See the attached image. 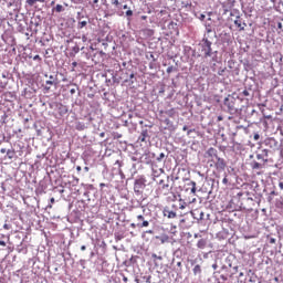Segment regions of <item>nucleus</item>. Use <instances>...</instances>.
Wrapping results in <instances>:
<instances>
[{"label": "nucleus", "instance_id": "nucleus-22", "mask_svg": "<svg viewBox=\"0 0 283 283\" xmlns=\"http://www.w3.org/2000/svg\"><path fill=\"white\" fill-rule=\"evenodd\" d=\"M65 10L61 4H56L55 12H63Z\"/></svg>", "mask_w": 283, "mask_h": 283}, {"label": "nucleus", "instance_id": "nucleus-34", "mask_svg": "<svg viewBox=\"0 0 283 283\" xmlns=\"http://www.w3.org/2000/svg\"><path fill=\"white\" fill-rule=\"evenodd\" d=\"M254 140H260V134H254Z\"/></svg>", "mask_w": 283, "mask_h": 283}, {"label": "nucleus", "instance_id": "nucleus-1", "mask_svg": "<svg viewBox=\"0 0 283 283\" xmlns=\"http://www.w3.org/2000/svg\"><path fill=\"white\" fill-rule=\"evenodd\" d=\"M171 189H174V178L167 176L158 182L157 193L158 196H169Z\"/></svg>", "mask_w": 283, "mask_h": 283}, {"label": "nucleus", "instance_id": "nucleus-9", "mask_svg": "<svg viewBox=\"0 0 283 283\" xmlns=\"http://www.w3.org/2000/svg\"><path fill=\"white\" fill-rule=\"evenodd\" d=\"M207 154H208L209 158H211V161L216 160V158H218V150L213 147L209 148Z\"/></svg>", "mask_w": 283, "mask_h": 283}, {"label": "nucleus", "instance_id": "nucleus-23", "mask_svg": "<svg viewBox=\"0 0 283 283\" xmlns=\"http://www.w3.org/2000/svg\"><path fill=\"white\" fill-rule=\"evenodd\" d=\"M87 25V21H81L78 22V28L82 30V28H85Z\"/></svg>", "mask_w": 283, "mask_h": 283}, {"label": "nucleus", "instance_id": "nucleus-15", "mask_svg": "<svg viewBox=\"0 0 283 283\" xmlns=\"http://www.w3.org/2000/svg\"><path fill=\"white\" fill-rule=\"evenodd\" d=\"M187 205H189L185 199L179 201V209H187Z\"/></svg>", "mask_w": 283, "mask_h": 283}, {"label": "nucleus", "instance_id": "nucleus-48", "mask_svg": "<svg viewBox=\"0 0 283 283\" xmlns=\"http://www.w3.org/2000/svg\"><path fill=\"white\" fill-rule=\"evenodd\" d=\"M81 170H82L81 166H77L76 171H81Z\"/></svg>", "mask_w": 283, "mask_h": 283}, {"label": "nucleus", "instance_id": "nucleus-43", "mask_svg": "<svg viewBox=\"0 0 283 283\" xmlns=\"http://www.w3.org/2000/svg\"><path fill=\"white\" fill-rule=\"evenodd\" d=\"M0 247H6V241H0Z\"/></svg>", "mask_w": 283, "mask_h": 283}, {"label": "nucleus", "instance_id": "nucleus-31", "mask_svg": "<svg viewBox=\"0 0 283 283\" xmlns=\"http://www.w3.org/2000/svg\"><path fill=\"white\" fill-rule=\"evenodd\" d=\"M167 74H171V72H174V66H169L167 70H166Z\"/></svg>", "mask_w": 283, "mask_h": 283}, {"label": "nucleus", "instance_id": "nucleus-17", "mask_svg": "<svg viewBox=\"0 0 283 283\" xmlns=\"http://www.w3.org/2000/svg\"><path fill=\"white\" fill-rule=\"evenodd\" d=\"M251 167H252V169H262V164L254 161V163H252Z\"/></svg>", "mask_w": 283, "mask_h": 283}, {"label": "nucleus", "instance_id": "nucleus-18", "mask_svg": "<svg viewBox=\"0 0 283 283\" xmlns=\"http://www.w3.org/2000/svg\"><path fill=\"white\" fill-rule=\"evenodd\" d=\"M179 171H187V174H188L187 177H184V178H182L184 182H187V180H190L189 176H190L191 171H189V170H187V169H185V168L179 169Z\"/></svg>", "mask_w": 283, "mask_h": 283}, {"label": "nucleus", "instance_id": "nucleus-42", "mask_svg": "<svg viewBox=\"0 0 283 283\" xmlns=\"http://www.w3.org/2000/svg\"><path fill=\"white\" fill-rule=\"evenodd\" d=\"M277 29L282 30V23L281 22L277 23Z\"/></svg>", "mask_w": 283, "mask_h": 283}, {"label": "nucleus", "instance_id": "nucleus-55", "mask_svg": "<svg viewBox=\"0 0 283 283\" xmlns=\"http://www.w3.org/2000/svg\"><path fill=\"white\" fill-rule=\"evenodd\" d=\"M129 78H134V73H133V74H130Z\"/></svg>", "mask_w": 283, "mask_h": 283}, {"label": "nucleus", "instance_id": "nucleus-61", "mask_svg": "<svg viewBox=\"0 0 283 283\" xmlns=\"http://www.w3.org/2000/svg\"><path fill=\"white\" fill-rule=\"evenodd\" d=\"M72 1H74V3H76V1H78V0H72Z\"/></svg>", "mask_w": 283, "mask_h": 283}, {"label": "nucleus", "instance_id": "nucleus-52", "mask_svg": "<svg viewBox=\"0 0 283 283\" xmlns=\"http://www.w3.org/2000/svg\"><path fill=\"white\" fill-rule=\"evenodd\" d=\"M188 127L187 126H184L182 130L184 132H187Z\"/></svg>", "mask_w": 283, "mask_h": 283}, {"label": "nucleus", "instance_id": "nucleus-12", "mask_svg": "<svg viewBox=\"0 0 283 283\" xmlns=\"http://www.w3.org/2000/svg\"><path fill=\"white\" fill-rule=\"evenodd\" d=\"M197 247H198V249H207V239H200L197 242Z\"/></svg>", "mask_w": 283, "mask_h": 283}, {"label": "nucleus", "instance_id": "nucleus-16", "mask_svg": "<svg viewBox=\"0 0 283 283\" xmlns=\"http://www.w3.org/2000/svg\"><path fill=\"white\" fill-rule=\"evenodd\" d=\"M14 150L12 149H9L7 150V157L9 158V160H12V158H14Z\"/></svg>", "mask_w": 283, "mask_h": 283}, {"label": "nucleus", "instance_id": "nucleus-57", "mask_svg": "<svg viewBox=\"0 0 283 283\" xmlns=\"http://www.w3.org/2000/svg\"><path fill=\"white\" fill-rule=\"evenodd\" d=\"M147 233H154V231L149 230V231H147Z\"/></svg>", "mask_w": 283, "mask_h": 283}, {"label": "nucleus", "instance_id": "nucleus-10", "mask_svg": "<svg viewBox=\"0 0 283 283\" xmlns=\"http://www.w3.org/2000/svg\"><path fill=\"white\" fill-rule=\"evenodd\" d=\"M148 137H149V133L147 130H143L138 137V140H140V143H147Z\"/></svg>", "mask_w": 283, "mask_h": 283}, {"label": "nucleus", "instance_id": "nucleus-40", "mask_svg": "<svg viewBox=\"0 0 283 283\" xmlns=\"http://www.w3.org/2000/svg\"><path fill=\"white\" fill-rule=\"evenodd\" d=\"M193 132H196V129H189L188 133H187V135L190 136L191 133H193Z\"/></svg>", "mask_w": 283, "mask_h": 283}, {"label": "nucleus", "instance_id": "nucleus-25", "mask_svg": "<svg viewBox=\"0 0 283 283\" xmlns=\"http://www.w3.org/2000/svg\"><path fill=\"white\" fill-rule=\"evenodd\" d=\"M261 112L263 114V117L266 118L268 120H271V118H273V116L264 114V109H262Z\"/></svg>", "mask_w": 283, "mask_h": 283}, {"label": "nucleus", "instance_id": "nucleus-26", "mask_svg": "<svg viewBox=\"0 0 283 283\" xmlns=\"http://www.w3.org/2000/svg\"><path fill=\"white\" fill-rule=\"evenodd\" d=\"M176 212H174V211H169L168 212V218H170V219H174V218H176Z\"/></svg>", "mask_w": 283, "mask_h": 283}, {"label": "nucleus", "instance_id": "nucleus-51", "mask_svg": "<svg viewBox=\"0 0 283 283\" xmlns=\"http://www.w3.org/2000/svg\"><path fill=\"white\" fill-rule=\"evenodd\" d=\"M72 65H73V67H76L77 63H76V62H73Z\"/></svg>", "mask_w": 283, "mask_h": 283}, {"label": "nucleus", "instance_id": "nucleus-37", "mask_svg": "<svg viewBox=\"0 0 283 283\" xmlns=\"http://www.w3.org/2000/svg\"><path fill=\"white\" fill-rule=\"evenodd\" d=\"M0 153H1V154H8V150H6V148H1V149H0Z\"/></svg>", "mask_w": 283, "mask_h": 283}, {"label": "nucleus", "instance_id": "nucleus-62", "mask_svg": "<svg viewBox=\"0 0 283 283\" xmlns=\"http://www.w3.org/2000/svg\"><path fill=\"white\" fill-rule=\"evenodd\" d=\"M200 216L202 217V216H205V213L201 212Z\"/></svg>", "mask_w": 283, "mask_h": 283}, {"label": "nucleus", "instance_id": "nucleus-45", "mask_svg": "<svg viewBox=\"0 0 283 283\" xmlns=\"http://www.w3.org/2000/svg\"><path fill=\"white\" fill-rule=\"evenodd\" d=\"M205 18H206L205 14H201V15H200L201 21H205Z\"/></svg>", "mask_w": 283, "mask_h": 283}, {"label": "nucleus", "instance_id": "nucleus-59", "mask_svg": "<svg viewBox=\"0 0 283 283\" xmlns=\"http://www.w3.org/2000/svg\"><path fill=\"white\" fill-rule=\"evenodd\" d=\"M101 187H105V184H101Z\"/></svg>", "mask_w": 283, "mask_h": 283}, {"label": "nucleus", "instance_id": "nucleus-3", "mask_svg": "<svg viewBox=\"0 0 283 283\" xmlns=\"http://www.w3.org/2000/svg\"><path fill=\"white\" fill-rule=\"evenodd\" d=\"M188 185L191 187L190 197H186L185 201L188 202V205H193L198 202V199H196V191H197L196 181H190Z\"/></svg>", "mask_w": 283, "mask_h": 283}, {"label": "nucleus", "instance_id": "nucleus-20", "mask_svg": "<svg viewBox=\"0 0 283 283\" xmlns=\"http://www.w3.org/2000/svg\"><path fill=\"white\" fill-rule=\"evenodd\" d=\"M193 273H195V275H198V273H202V269L200 268V265H196L193 268Z\"/></svg>", "mask_w": 283, "mask_h": 283}, {"label": "nucleus", "instance_id": "nucleus-47", "mask_svg": "<svg viewBox=\"0 0 283 283\" xmlns=\"http://www.w3.org/2000/svg\"><path fill=\"white\" fill-rule=\"evenodd\" d=\"M85 249H87L85 245L81 247V251H85Z\"/></svg>", "mask_w": 283, "mask_h": 283}, {"label": "nucleus", "instance_id": "nucleus-38", "mask_svg": "<svg viewBox=\"0 0 283 283\" xmlns=\"http://www.w3.org/2000/svg\"><path fill=\"white\" fill-rule=\"evenodd\" d=\"M220 277L223 280V282H227V276H224V274H221Z\"/></svg>", "mask_w": 283, "mask_h": 283}, {"label": "nucleus", "instance_id": "nucleus-53", "mask_svg": "<svg viewBox=\"0 0 283 283\" xmlns=\"http://www.w3.org/2000/svg\"><path fill=\"white\" fill-rule=\"evenodd\" d=\"M142 19L145 21V19H147V15H143Z\"/></svg>", "mask_w": 283, "mask_h": 283}, {"label": "nucleus", "instance_id": "nucleus-30", "mask_svg": "<svg viewBox=\"0 0 283 283\" xmlns=\"http://www.w3.org/2000/svg\"><path fill=\"white\" fill-rule=\"evenodd\" d=\"M126 17H134V11L127 10L126 11Z\"/></svg>", "mask_w": 283, "mask_h": 283}, {"label": "nucleus", "instance_id": "nucleus-28", "mask_svg": "<svg viewBox=\"0 0 283 283\" xmlns=\"http://www.w3.org/2000/svg\"><path fill=\"white\" fill-rule=\"evenodd\" d=\"M50 202H51V205H49L48 207H49V209H52V205H54V202H56V200L54 199V197H52V198L50 199Z\"/></svg>", "mask_w": 283, "mask_h": 283}, {"label": "nucleus", "instance_id": "nucleus-46", "mask_svg": "<svg viewBox=\"0 0 283 283\" xmlns=\"http://www.w3.org/2000/svg\"><path fill=\"white\" fill-rule=\"evenodd\" d=\"M258 160H262V155H256Z\"/></svg>", "mask_w": 283, "mask_h": 283}, {"label": "nucleus", "instance_id": "nucleus-4", "mask_svg": "<svg viewBox=\"0 0 283 283\" xmlns=\"http://www.w3.org/2000/svg\"><path fill=\"white\" fill-rule=\"evenodd\" d=\"M132 229H145L149 227V221L145 219L143 214L137 216V223L130 224Z\"/></svg>", "mask_w": 283, "mask_h": 283}, {"label": "nucleus", "instance_id": "nucleus-7", "mask_svg": "<svg viewBox=\"0 0 283 283\" xmlns=\"http://www.w3.org/2000/svg\"><path fill=\"white\" fill-rule=\"evenodd\" d=\"M234 25L235 28H238V30L240 32H242L244 30V28H247V23L244 22V20H242V18L237 17L234 20Z\"/></svg>", "mask_w": 283, "mask_h": 283}, {"label": "nucleus", "instance_id": "nucleus-19", "mask_svg": "<svg viewBox=\"0 0 283 283\" xmlns=\"http://www.w3.org/2000/svg\"><path fill=\"white\" fill-rule=\"evenodd\" d=\"M112 6H114L115 8H120V1L119 0H111Z\"/></svg>", "mask_w": 283, "mask_h": 283}, {"label": "nucleus", "instance_id": "nucleus-60", "mask_svg": "<svg viewBox=\"0 0 283 283\" xmlns=\"http://www.w3.org/2000/svg\"><path fill=\"white\" fill-rule=\"evenodd\" d=\"M51 6H54V1L51 2Z\"/></svg>", "mask_w": 283, "mask_h": 283}, {"label": "nucleus", "instance_id": "nucleus-35", "mask_svg": "<svg viewBox=\"0 0 283 283\" xmlns=\"http://www.w3.org/2000/svg\"><path fill=\"white\" fill-rule=\"evenodd\" d=\"M70 94L72 95L76 94V88H71Z\"/></svg>", "mask_w": 283, "mask_h": 283}, {"label": "nucleus", "instance_id": "nucleus-24", "mask_svg": "<svg viewBox=\"0 0 283 283\" xmlns=\"http://www.w3.org/2000/svg\"><path fill=\"white\" fill-rule=\"evenodd\" d=\"M3 229H4L6 231H10V230L12 229V226H11V224H8V223H4V224H3Z\"/></svg>", "mask_w": 283, "mask_h": 283}, {"label": "nucleus", "instance_id": "nucleus-54", "mask_svg": "<svg viewBox=\"0 0 283 283\" xmlns=\"http://www.w3.org/2000/svg\"><path fill=\"white\" fill-rule=\"evenodd\" d=\"M36 59H39V55H35V56H34V61H36Z\"/></svg>", "mask_w": 283, "mask_h": 283}, {"label": "nucleus", "instance_id": "nucleus-39", "mask_svg": "<svg viewBox=\"0 0 283 283\" xmlns=\"http://www.w3.org/2000/svg\"><path fill=\"white\" fill-rule=\"evenodd\" d=\"M122 277H123V282H127L128 281V279H127V276H125V274H122Z\"/></svg>", "mask_w": 283, "mask_h": 283}, {"label": "nucleus", "instance_id": "nucleus-11", "mask_svg": "<svg viewBox=\"0 0 283 283\" xmlns=\"http://www.w3.org/2000/svg\"><path fill=\"white\" fill-rule=\"evenodd\" d=\"M265 145H270V147H277V142L275 138H268L265 139Z\"/></svg>", "mask_w": 283, "mask_h": 283}, {"label": "nucleus", "instance_id": "nucleus-29", "mask_svg": "<svg viewBox=\"0 0 283 283\" xmlns=\"http://www.w3.org/2000/svg\"><path fill=\"white\" fill-rule=\"evenodd\" d=\"M165 158V153H160V155L157 157L158 163Z\"/></svg>", "mask_w": 283, "mask_h": 283}, {"label": "nucleus", "instance_id": "nucleus-56", "mask_svg": "<svg viewBox=\"0 0 283 283\" xmlns=\"http://www.w3.org/2000/svg\"><path fill=\"white\" fill-rule=\"evenodd\" d=\"M271 195H272V196H275V191H272Z\"/></svg>", "mask_w": 283, "mask_h": 283}, {"label": "nucleus", "instance_id": "nucleus-13", "mask_svg": "<svg viewBox=\"0 0 283 283\" xmlns=\"http://www.w3.org/2000/svg\"><path fill=\"white\" fill-rule=\"evenodd\" d=\"M35 3H45V0H27L28 6H34Z\"/></svg>", "mask_w": 283, "mask_h": 283}, {"label": "nucleus", "instance_id": "nucleus-27", "mask_svg": "<svg viewBox=\"0 0 283 283\" xmlns=\"http://www.w3.org/2000/svg\"><path fill=\"white\" fill-rule=\"evenodd\" d=\"M161 242L165 243V242H169V237L168 235H164L161 237Z\"/></svg>", "mask_w": 283, "mask_h": 283}, {"label": "nucleus", "instance_id": "nucleus-49", "mask_svg": "<svg viewBox=\"0 0 283 283\" xmlns=\"http://www.w3.org/2000/svg\"><path fill=\"white\" fill-rule=\"evenodd\" d=\"M84 171H90V167H84Z\"/></svg>", "mask_w": 283, "mask_h": 283}, {"label": "nucleus", "instance_id": "nucleus-2", "mask_svg": "<svg viewBox=\"0 0 283 283\" xmlns=\"http://www.w3.org/2000/svg\"><path fill=\"white\" fill-rule=\"evenodd\" d=\"M210 34L216 35V32L211 29H207V33L205 34L201 43V46H202L201 52H203L205 59H209V56H211V41H209Z\"/></svg>", "mask_w": 283, "mask_h": 283}, {"label": "nucleus", "instance_id": "nucleus-36", "mask_svg": "<svg viewBox=\"0 0 283 283\" xmlns=\"http://www.w3.org/2000/svg\"><path fill=\"white\" fill-rule=\"evenodd\" d=\"M82 41H83V43H85L87 41V36L86 35H82Z\"/></svg>", "mask_w": 283, "mask_h": 283}, {"label": "nucleus", "instance_id": "nucleus-44", "mask_svg": "<svg viewBox=\"0 0 283 283\" xmlns=\"http://www.w3.org/2000/svg\"><path fill=\"white\" fill-rule=\"evenodd\" d=\"M279 187H280V189H282L283 190V182L281 181V182H279Z\"/></svg>", "mask_w": 283, "mask_h": 283}, {"label": "nucleus", "instance_id": "nucleus-6", "mask_svg": "<svg viewBox=\"0 0 283 283\" xmlns=\"http://www.w3.org/2000/svg\"><path fill=\"white\" fill-rule=\"evenodd\" d=\"M212 163H214L217 171H224L227 169V161L220 157L214 158Z\"/></svg>", "mask_w": 283, "mask_h": 283}, {"label": "nucleus", "instance_id": "nucleus-33", "mask_svg": "<svg viewBox=\"0 0 283 283\" xmlns=\"http://www.w3.org/2000/svg\"><path fill=\"white\" fill-rule=\"evenodd\" d=\"M242 96H250L249 91L244 90V91L242 92Z\"/></svg>", "mask_w": 283, "mask_h": 283}, {"label": "nucleus", "instance_id": "nucleus-21", "mask_svg": "<svg viewBox=\"0 0 283 283\" xmlns=\"http://www.w3.org/2000/svg\"><path fill=\"white\" fill-rule=\"evenodd\" d=\"M92 8H94V10L98 9V0H93V2L91 3Z\"/></svg>", "mask_w": 283, "mask_h": 283}, {"label": "nucleus", "instance_id": "nucleus-8", "mask_svg": "<svg viewBox=\"0 0 283 283\" xmlns=\"http://www.w3.org/2000/svg\"><path fill=\"white\" fill-rule=\"evenodd\" d=\"M51 85H56V78L53 77V75H50V80L45 82L44 90H46V92H50Z\"/></svg>", "mask_w": 283, "mask_h": 283}, {"label": "nucleus", "instance_id": "nucleus-14", "mask_svg": "<svg viewBox=\"0 0 283 283\" xmlns=\"http://www.w3.org/2000/svg\"><path fill=\"white\" fill-rule=\"evenodd\" d=\"M165 114L167 116H169L170 118H174L176 116V109L170 108V109L166 111Z\"/></svg>", "mask_w": 283, "mask_h": 283}, {"label": "nucleus", "instance_id": "nucleus-41", "mask_svg": "<svg viewBox=\"0 0 283 283\" xmlns=\"http://www.w3.org/2000/svg\"><path fill=\"white\" fill-rule=\"evenodd\" d=\"M164 123H165L166 125H169V123H170L169 118H166V119L164 120Z\"/></svg>", "mask_w": 283, "mask_h": 283}, {"label": "nucleus", "instance_id": "nucleus-32", "mask_svg": "<svg viewBox=\"0 0 283 283\" xmlns=\"http://www.w3.org/2000/svg\"><path fill=\"white\" fill-rule=\"evenodd\" d=\"M222 184H223V185H229V179H228L227 177H224V178L222 179Z\"/></svg>", "mask_w": 283, "mask_h": 283}, {"label": "nucleus", "instance_id": "nucleus-50", "mask_svg": "<svg viewBox=\"0 0 283 283\" xmlns=\"http://www.w3.org/2000/svg\"><path fill=\"white\" fill-rule=\"evenodd\" d=\"M127 8H128L127 4H124V6H123V9H124V10H127Z\"/></svg>", "mask_w": 283, "mask_h": 283}, {"label": "nucleus", "instance_id": "nucleus-5", "mask_svg": "<svg viewBox=\"0 0 283 283\" xmlns=\"http://www.w3.org/2000/svg\"><path fill=\"white\" fill-rule=\"evenodd\" d=\"M145 180L144 179H137L134 184V191L137 196H143V191H145Z\"/></svg>", "mask_w": 283, "mask_h": 283}, {"label": "nucleus", "instance_id": "nucleus-58", "mask_svg": "<svg viewBox=\"0 0 283 283\" xmlns=\"http://www.w3.org/2000/svg\"><path fill=\"white\" fill-rule=\"evenodd\" d=\"M221 119H222V117L219 116V117H218V120H221Z\"/></svg>", "mask_w": 283, "mask_h": 283}]
</instances>
